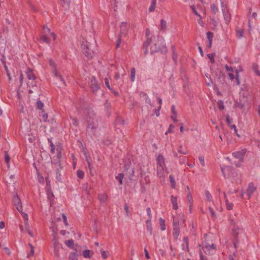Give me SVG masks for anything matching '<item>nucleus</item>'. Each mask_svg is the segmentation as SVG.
<instances>
[{"label":"nucleus","instance_id":"e433bc0d","mask_svg":"<svg viewBox=\"0 0 260 260\" xmlns=\"http://www.w3.org/2000/svg\"><path fill=\"white\" fill-rule=\"evenodd\" d=\"M28 245H29V246L30 247V253L27 255V257H30V256L33 255L34 254V246L30 243H29Z\"/></svg>","mask_w":260,"mask_h":260},{"label":"nucleus","instance_id":"37998d69","mask_svg":"<svg viewBox=\"0 0 260 260\" xmlns=\"http://www.w3.org/2000/svg\"><path fill=\"white\" fill-rule=\"evenodd\" d=\"M214 54H209L207 55L208 58L210 59V60L212 63H214L215 60L214 59Z\"/></svg>","mask_w":260,"mask_h":260},{"label":"nucleus","instance_id":"5701e85b","mask_svg":"<svg viewBox=\"0 0 260 260\" xmlns=\"http://www.w3.org/2000/svg\"><path fill=\"white\" fill-rule=\"evenodd\" d=\"M167 28V23L165 20L164 19H161L160 20V29L161 30H165Z\"/></svg>","mask_w":260,"mask_h":260},{"label":"nucleus","instance_id":"09e8293b","mask_svg":"<svg viewBox=\"0 0 260 260\" xmlns=\"http://www.w3.org/2000/svg\"><path fill=\"white\" fill-rule=\"evenodd\" d=\"M77 174L78 177L79 178H83L84 175V172L82 171H81V170H78L77 171Z\"/></svg>","mask_w":260,"mask_h":260},{"label":"nucleus","instance_id":"393cba45","mask_svg":"<svg viewBox=\"0 0 260 260\" xmlns=\"http://www.w3.org/2000/svg\"><path fill=\"white\" fill-rule=\"evenodd\" d=\"M151 41L152 40H151V38H149V37L147 38L146 41L145 42V43L143 44V48L144 49H145L146 50H147L148 46L151 43Z\"/></svg>","mask_w":260,"mask_h":260},{"label":"nucleus","instance_id":"412c9836","mask_svg":"<svg viewBox=\"0 0 260 260\" xmlns=\"http://www.w3.org/2000/svg\"><path fill=\"white\" fill-rule=\"evenodd\" d=\"M205 196H206L207 201L209 203L211 202L213 203V204H214V203H213V201L212 200V197L211 193L209 192V191H205Z\"/></svg>","mask_w":260,"mask_h":260},{"label":"nucleus","instance_id":"473e14b6","mask_svg":"<svg viewBox=\"0 0 260 260\" xmlns=\"http://www.w3.org/2000/svg\"><path fill=\"white\" fill-rule=\"evenodd\" d=\"M170 181L172 187L175 188L176 185L175 181V179L174 178V177L172 175L170 176Z\"/></svg>","mask_w":260,"mask_h":260},{"label":"nucleus","instance_id":"680f3d73","mask_svg":"<svg viewBox=\"0 0 260 260\" xmlns=\"http://www.w3.org/2000/svg\"><path fill=\"white\" fill-rule=\"evenodd\" d=\"M199 161L201 163V164L202 165V166H205V162H204V158L203 156H200L199 157Z\"/></svg>","mask_w":260,"mask_h":260},{"label":"nucleus","instance_id":"de8ad7c7","mask_svg":"<svg viewBox=\"0 0 260 260\" xmlns=\"http://www.w3.org/2000/svg\"><path fill=\"white\" fill-rule=\"evenodd\" d=\"M101 252L102 257L104 259H106L108 256V252L106 251H104V250H101Z\"/></svg>","mask_w":260,"mask_h":260},{"label":"nucleus","instance_id":"ea45409f","mask_svg":"<svg viewBox=\"0 0 260 260\" xmlns=\"http://www.w3.org/2000/svg\"><path fill=\"white\" fill-rule=\"evenodd\" d=\"M37 106L38 109L42 110L44 107V104L40 101H37Z\"/></svg>","mask_w":260,"mask_h":260},{"label":"nucleus","instance_id":"dca6fc26","mask_svg":"<svg viewBox=\"0 0 260 260\" xmlns=\"http://www.w3.org/2000/svg\"><path fill=\"white\" fill-rule=\"evenodd\" d=\"M108 196L106 193H101L99 195V200L101 203H104L107 200Z\"/></svg>","mask_w":260,"mask_h":260},{"label":"nucleus","instance_id":"6e6552de","mask_svg":"<svg viewBox=\"0 0 260 260\" xmlns=\"http://www.w3.org/2000/svg\"><path fill=\"white\" fill-rule=\"evenodd\" d=\"M246 153L245 149H242L240 151L235 152L233 153V155L236 158H238L240 160L243 159V157Z\"/></svg>","mask_w":260,"mask_h":260},{"label":"nucleus","instance_id":"cd10ccee","mask_svg":"<svg viewBox=\"0 0 260 260\" xmlns=\"http://www.w3.org/2000/svg\"><path fill=\"white\" fill-rule=\"evenodd\" d=\"M178 152L182 154H187V151L186 149H184L183 146L182 145H180L178 149Z\"/></svg>","mask_w":260,"mask_h":260},{"label":"nucleus","instance_id":"5fc2aeb1","mask_svg":"<svg viewBox=\"0 0 260 260\" xmlns=\"http://www.w3.org/2000/svg\"><path fill=\"white\" fill-rule=\"evenodd\" d=\"M230 127L231 129H234L235 133L236 134V135L239 137H240V135L237 133V129L236 128V126L235 125H230Z\"/></svg>","mask_w":260,"mask_h":260},{"label":"nucleus","instance_id":"8fccbe9b","mask_svg":"<svg viewBox=\"0 0 260 260\" xmlns=\"http://www.w3.org/2000/svg\"><path fill=\"white\" fill-rule=\"evenodd\" d=\"M49 65L52 67V71L56 69V64L55 62L52 59H49Z\"/></svg>","mask_w":260,"mask_h":260},{"label":"nucleus","instance_id":"6e6d98bb","mask_svg":"<svg viewBox=\"0 0 260 260\" xmlns=\"http://www.w3.org/2000/svg\"><path fill=\"white\" fill-rule=\"evenodd\" d=\"M190 8L192 11V12L197 16H200V15L197 11L196 8L194 6H191Z\"/></svg>","mask_w":260,"mask_h":260},{"label":"nucleus","instance_id":"c03bdc74","mask_svg":"<svg viewBox=\"0 0 260 260\" xmlns=\"http://www.w3.org/2000/svg\"><path fill=\"white\" fill-rule=\"evenodd\" d=\"M41 40L44 42L48 44H49V41L46 36H42L41 37Z\"/></svg>","mask_w":260,"mask_h":260},{"label":"nucleus","instance_id":"423d86ee","mask_svg":"<svg viewBox=\"0 0 260 260\" xmlns=\"http://www.w3.org/2000/svg\"><path fill=\"white\" fill-rule=\"evenodd\" d=\"M90 88L93 92H95L100 88V86L94 77H92L91 79Z\"/></svg>","mask_w":260,"mask_h":260},{"label":"nucleus","instance_id":"052dcab7","mask_svg":"<svg viewBox=\"0 0 260 260\" xmlns=\"http://www.w3.org/2000/svg\"><path fill=\"white\" fill-rule=\"evenodd\" d=\"M105 85L106 86H107V87L109 89H111V87L110 86V84H109V80L107 78H105Z\"/></svg>","mask_w":260,"mask_h":260},{"label":"nucleus","instance_id":"a878e982","mask_svg":"<svg viewBox=\"0 0 260 260\" xmlns=\"http://www.w3.org/2000/svg\"><path fill=\"white\" fill-rule=\"evenodd\" d=\"M179 226H173V235L177 237L179 234Z\"/></svg>","mask_w":260,"mask_h":260},{"label":"nucleus","instance_id":"0eeeda50","mask_svg":"<svg viewBox=\"0 0 260 260\" xmlns=\"http://www.w3.org/2000/svg\"><path fill=\"white\" fill-rule=\"evenodd\" d=\"M52 74L54 77L56 78L57 80L60 81L62 84L60 85V86H66V82L62 77L57 72L56 69H54V70L52 71Z\"/></svg>","mask_w":260,"mask_h":260},{"label":"nucleus","instance_id":"774afa93","mask_svg":"<svg viewBox=\"0 0 260 260\" xmlns=\"http://www.w3.org/2000/svg\"><path fill=\"white\" fill-rule=\"evenodd\" d=\"M225 68L226 69V71L230 72L231 73L233 72V69L232 67H229L228 65H225Z\"/></svg>","mask_w":260,"mask_h":260},{"label":"nucleus","instance_id":"9b49d317","mask_svg":"<svg viewBox=\"0 0 260 260\" xmlns=\"http://www.w3.org/2000/svg\"><path fill=\"white\" fill-rule=\"evenodd\" d=\"M215 246L214 244H212L211 245H206L202 248L201 249L202 251L203 250L204 252L206 254H210V250H215Z\"/></svg>","mask_w":260,"mask_h":260},{"label":"nucleus","instance_id":"e2e57ef3","mask_svg":"<svg viewBox=\"0 0 260 260\" xmlns=\"http://www.w3.org/2000/svg\"><path fill=\"white\" fill-rule=\"evenodd\" d=\"M146 211H147V215L149 217V219H151V218H152V215H151V209L150 208H147V209H146Z\"/></svg>","mask_w":260,"mask_h":260},{"label":"nucleus","instance_id":"f704fd0d","mask_svg":"<svg viewBox=\"0 0 260 260\" xmlns=\"http://www.w3.org/2000/svg\"><path fill=\"white\" fill-rule=\"evenodd\" d=\"M48 141H49V144H50V146L51 147V152L52 153H54L55 152V146L53 144V142H52V141L48 139Z\"/></svg>","mask_w":260,"mask_h":260},{"label":"nucleus","instance_id":"c85d7f7f","mask_svg":"<svg viewBox=\"0 0 260 260\" xmlns=\"http://www.w3.org/2000/svg\"><path fill=\"white\" fill-rule=\"evenodd\" d=\"M159 223L160 228L162 231H164L166 229L165 221L162 218H159Z\"/></svg>","mask_w":260,"mask_h":260},{"label":"nucleus","instance_id":"1a4fd4ad","mask_svg":"<svg viewBox=\"0 0 260 260\" xmlns=\"http://www.w3.org/2000/svg\"><path fill=\"white\" fill-rule=\"evenodd\" d=\"M256 187L254 186V184L252 183H250L249 184L246 190L248 199L250 198V197L252 196L253 193L256 190Z\"/></svg>","mask_w":260,"mask_h":260},{"label":"nucleus","instance_id":"69168bd1","mask_svg":"<svg viewBox=\"0 0 260 260\" xmlns=\"http://www.w3.org/2000/svg\"><path fill=\"white\" fill-rule=\"evenodd\" d=\"M226 122L229 126H230V125H232V119H231L229 116H228L226 117Z\"/></svg>","mask_w":260,"mask_h":260},{"label":"nucleus","instance_id":"0e129e2a","mask_svg":"<svg viewBox=\"0 0 260 260\" xmlns=\"http://www.w3.org/2000/svg\"><path fill=\"white\" fill-rule=\"evenodd\" d=\"M24 224H25V230L27 231V230H30V227H29V225L28 223V220L25 221Z\"/></svg>","mask_w":260,"mask_h":260},{"label":"nucleus","instance_id":"f03ea898","mask_svg":"<svg viewBox=\"0 0 260 260\" xmlns=\"http://www.w3.org/2000/svg\"><path fill=\"white\" fill-rule=\"evenodd\" d=\"M165 160L164 157L161 154H159L156 157L157 175L159 178L164 177L167 170Z\"/></svg>","mask_w":260,"mask_h":260},{"label":"nucleus","instance_id":"7c9ffc66","mask_svg":"<svg viewBox=\"0 0 260 260\" xmlns=\"http://www.w3.org/2000/svg\"><path fill=\"white\" fill-rule=\"evenodd\" d=\"M5 160L7 164L8 167H9V162L10 160V158L9 156L8 152L6 151L5 152Z\"/></svg>","mask_w":260,"mask_h":260},{"label":"nucleus","instance_id":"603ef678","mask_svg":"<svg viewBox=\"0 0 260 260\" xmlns=\"http://www.w3.org/2000/svg\"><path fill=\"white\" fill-rule=\"evenodd\" d=\"M42 118H43V120L44 121V122H46L47 121V118H48V115L47 113H45L43 111H42Z\"/></svg>","mask_w":260,"mask_h":260},{"label":"nucleus","instance_id":"ddd939ff","mask_svg":"<svg viewBox=\"0 0 260 260\" xmlns=\"http://www.w3.org/2000/svg\"><path fill=\"white\" fill-rule=\"evenodd\" d=\"M236 36L238 38H241L243 37L244 34V29L242 28L237 27L236 29Z\"/></svg>","mask_w":260,"mask_h":260},{"label":"nucleus","instance_id":"4be33fe9","mask_svg":"<svg viewBox=\"0 0 260 260\" xmlns=\"http://www.w3.org/2000/svg\"><path fill=\"white\" fill-rule=\"evenodd\" d=\"M156 5V0H151V5L149 8V12H153L155 10Z\"/></svg>","mask_w":260,"mask_h":260},{"label":"nucleus","instance_id":"9d476101","mask_svg":"<svg viewBox=\"0 0 260 260\" xmlns=\"http://www.w3.org/2000/svg\"><path fill=\"white\" fill-rule=\"evenodd\" d=\"M242 229H240L238 226L234 225L232 230V234L234 237L235 240L237 241L238 236Z\"/></svg>","mask_w":260,"mask_h":260},{"label":"nucleus","instance_id":"338daca9","mask_svg":"<svg viewBox=\"0 0 260 260\" xmlns=\"http://www.w3.org/2000/svg\"><path fill=\"white\" fill-rule=\"evenodd\" d=\"M144 252H145V257L147 259H149L150 258V256L149 255V254L148 253V250L146 249H144Z\"/></svg>","mask_w":260,"mask_h":260},{"label":"nucleus","instance_id":"864d4df0","mask_svg":"<svg viewBox=\"0 0 260 260\" xmlns=\"http://www.w3.org/2000/svg\"><path fill=\"white\" fill-rule=\"evenodd\" d=\"M20 212L21 213L23 218H24V221H26V220H28V216L27 214H26L24 212H23L22 210H21V212Z\"/></svg>","mask_w":260,"mask_h":260},{"label":"nucleus","instance_id":"13d9d810","mask_svg":"<svg viewBox=\"0 0 260 260\" xmlns=\"http://www.w3.org/2000/svg\"><path fill=\"white\" fill-rule=\"evenodd\" d=\"M173 226H179V220L177 219V217H174L173 219Z\"/></svg>","mask_w":260,"mask_h":260},{"label":"nucleus","instance_id":"2eb2a0df","mask_svg":"<svg viewBox=\"0 0 260 260\" xmlns=\"http://www.w3.org/2000/svg\"><path fill=\"white\" fill-rule=\"evenodd\" d=\"M187 200L189 203V207L190 210L191 207L192 206V205H193V199H192V196H191L190 191H189L187 193Z\"/></svg>","mask_w":260,"mask_h":260},{"label":"nucleus","instance_id":"bb28decb","mask_svg":"<svg viewBox=\"0 0 260 260\" xmlns=\"http://www.w3.org/2000/svg\"><path fill=\"white\" fill-rule=\"evenodd\" d=\"M211 9L212 13H213L214 14H215L218 11V8L216 5H215V4H212L211 5Z\"/></svg>","mask_w":260,"mask_h":260},{"label":"nucleus","instance_id":"aec40b11","mask_svg":"<svg viewBox=\"0 0 260 260\" xmlns=\"http://www.w3.org/2000/svg\"><path fill=\"white\" fill-rule=\"evenodd\" d=\"M126 24L125 23L123 22L121 23L120 26V37H122L123 35H125V32L126 31Z\"/></svg>","mask_w":260,"mask_h":260},{"label":"nucleus","instance_id":"20e7f679","mask_svg":"<svg viewBox=\"0 0 260 260\" xmlns=\"http://www.w3.org/2000/svg\"><path fill=\"white\" fill-rule=\"evenodd\" d=\"M13 203L17 210L19 212H21V210H22L21 201L17 194L14 196Z\"/></svg>","mask_w":260,"mask_h":260},{"label":"nucleus","instance_id":"2f4dec72","mask_svg":"<svg viewBox=\"0 0 260 260\" xmlns=\"http://www.w3.org/2000/svg\"><path fill=\"white\" fill-rule=\"evenodd\" d=\"M69 260H78L77 254L75 252H72L70 253Z\"/></svg>","mask_w":260,"mask_h":260},{"label":"nucleus","instance_id":"6ab92c4d","mask_svg":"<svg viewBox=\"0 0 260 260\" xmlns=\"http://www.w3.org/2000/svg\"><path fill=\"white\" fill-rule=\"evenodd\" d=\"M224 198L225 199V203H226V207L227 210H231L233 209V204L232 203H229L228 199H226V194L225 192H224Z\"/></svg>","mask_w":260,"mask_h":260},{"label":"nucleus","instance_id":"bf43d9fd","mask_svg":"<svg viewBox=\"0 0 260 260\" xmlns=\"http://www.w3.org/2000/svg\"><path fill=\"white\" fill-rule=\"evenodd\" d=\"M200 255L201 260H208L207 257L203 255V252L201 250H200Z\"/></svg>","mask_w":260,"mask_h":260},{"label":"nucleus","instance_id":"79ce46f5","mask_svg":"<svg viewBox=\"0 0 260 260\" xmlns=\"http://www.w3.org/2000/svg\"><path fill=\"white\" fill-rule=\"evenodd\" d=\"M209 210L210 211L211 217L215 218L216 217V214L210 206H209Z\"/></svg>","mask_w":260,"mask_h":260},{"label":"nucleus","instance_id":"7ed1b4c3","mask_svg":"<svg viewBox=\"0 0 260 260\" xmlns=\"http://www.w3.org/2000/svg\"><path fill=\"white\" fill-rule=\"evenodd\" d=\"M81 48L84 54L88 57L91 58L96 54V50L92 48L91 46L86 41H83L81 44Z\"/></svg>","mask_w":260,"mask_h":260},{"label":"nucleus","instance_id":"39448f33","mask_svg":"<svg viewBox=\"0 0 260 260\" xmlns=\"http://www.w3.org/2000/svg\"><path fill=\"white\" fill-rule=\"evenodd\" d=\"M222 13L225 23L229 24L231 20V15L228 8L223 9Z\"/></svg>","mask_w":260,"mask_h":260},{"label":"nucleus","instance_id":"4468645a","mask_svg":"<svg viewBox=\"0 0 260 260\" xmlns=\"http://www.w3.org/2000/svg\"><path fill=\"white\" fill-rule=\"evenodd\" d=\"M146 228L149 234L151 235L152 231V227L151 224V221L150 219H148L146 221Z\"/></svg>","mask_w":260,"mask_h":260},{"label":"nucleus","instance_id":"a18cd8bd","mask_svg":"<svg viewBox=\"0 0 260 260\" xmlns=\"http://www.w3.org/2000/svg\"><path fill=\"white\" fill-rule=\"evenodd\" d=\"M54 254L55 256L58 257H59V251L58 247L54 248Z\"/></svg>","mask_w":260,"mask_h":260},{"label":"nucleus","instance_id":"a211bd4d","mask_svg":"<svg viewBox=\"0 0 260 260\" xmlns=\"http://www.w3.org/2000/svg\"><path fill=\"white\" fill-rule=\"evenodd\" d=\"M93 252L90 250H85L83 251V255L85 258H90L93 255Z\"/></svg>","mask_w":260,"mask_h":260},{"label":"nucleus","instance_id":"49530a36","mask_svg":"<svg viewBox=\"0 0 260 260\" xmlns=\"http://www.w3.org/2000/svg\"><path fill=\"white\" fill-rule=\"evenodd\" d=\"M174 128V125L173 124H170L168 131L166 133V135H167L168 133H173Z\"/></svg>","mask_w":260,"mask_h":260},{"label":"nucleus","instance_id":"c756f323","mask_svg":"<svg viewBox=\"0 0 260 260\" xmlns=\"http://www.w3.org/2000/svg\"><path fill=\"white\" fill-rule=\"evenodd\" d=\"M123 176L124 175L122 173H119L116 177V179L118 180L120 184H122V179Z\"/></svg>","mask_w":260,"mask_h":260},{"label":"nucleus","instance_id":"a19ab883","mask_svg":"<svg viewBox=\"0 0 260 260\" xmlns=\"http://www.w3.org/2000/svg\"><path fill=\"white\" fill-rule=\"evenodd\" d=\"M253 70L258 76H260V71L258 70V66L257 65L254 64L253 66Z\"/></svg>","mask_w":260,"mask_h":260},{"label":"nucleus","instance_id":"f8f14e48","mask_svg":"<svg viewBox=\"0 0 260 260\" xmlns=\"http://www.w3.org/2000/svg\"><path fill=\"white\" fill-rule=\"evenodd\" d=\"M171 202L172 204L173 209L174 210H177L178 209V206L177 203V198L174 196H171Z\"/></svg>","mask_w":260,"mask_h":260},{"label":"nucleus","instance_id":"f257e3e1","mask_svg":"<svg viewBox=\"0 0 260 260\" xmlns=\"http://www.w3.org/2000/svg\"><path fill=\"white\" fill-rule=\"evenodd\" d=\"M87 132L88 134L95 135L99 126V120L92 109H89L87 113Z\"/></svg>","mask_w":260,"mask_h":260},{"label":"nucleus","instance_id":"f3484780","mask_svg":"<svg viewBox=\"0 0 260 260\" xmlns=\"http://www.w3.org/2000/svg\"><path fill=\"white\" fill-rule=\"evenodd\" d=\"M26 75L29 80H35L36 79V76L34 75L32 71L30 69L27 70Z\"/></svg>","mask_w":260,"mask_h":260},{"label":"nucleus","instance_id":"4d7b16f0","mask_svg":"<svg viewBox=\"0 0 260 260\" xmlns=\"http://www.w3.org/2000/svg\"><path fill=\"white\" fill-rule=\"evenodd\" d=\"M56 179L59 181H61V174L59 170L57 169L56 170Z\"/></svg>","mask_w":260,"mask_h":260},{"label":"nucleus","instance_id":"3c124183","mask_svg":"<svg viewBox=\"0 0 260 260\" xmlns=\"http://www.w3.org/2000/svg\"><path fill=\"white\" fill-rule=\"evenodd\" d=\"M72 120V123L75 126H77L78 125V121L75 118H71Z\"/></svg>","mask_w":260,"mask_h":260},{"label":"nucleus","instance_id":"4c0bfd02","mask_svg":"<svg viewBox=\"0 0 260 260\" xmlns=\"http://www.w3.org/2000/svg\"><path fill=\"white\" fill-rule=\"evenodd\" d=\"M236 82L237 85H240V82L239 79V71L238 70H236Z\"/></svg>","mask_w":260,"mask_h":260},{"label":"nucleus","instance_id":"72a5a7b5","mask_svg":"<svg viewBox=\"0 0 260 260\" xmlns=\"http://www.w3.org/2000/svg\"><path fill=\"white\" fill-rule=\"evenodd\" d=\"M65 244L68 247H72L74 245V241L73 240L66 241Z\"/></svg>","mask_w":260,"mask_h":260},{"label":"nucleus","instance_id":"b1692460","mask_svg":"<svg viewBox=\"0 0 260 260\" xmlns=\"http://www.w3.org/2000/svg\"><path fill=\"white\" fill-rule=\"evenodd\" d=\"M62 3V6L64 9H67L69 8L70 1V0H60Z\"/></svg>","mask_w":260,"mask_h":260},{"label":"nucleus","instance_id":"c9c22d12","mask_svg":"<svg viewBox=\"0 0 260 260\" xmlns=\"http://www.w3.org/2000/svg\"><path fill=\"white\" fill-rule=\"evenodd\" d=\"M135 69L134 68H131V82H133L135 80Z\"/></svg>","mask_w":260,"mask_h":260},{"label":"nucleus","instance_id":"58836bf2","mask_svg":"<svg viewBox=\"0 0 260 260\" xmlns=\"http://www.w3.org/2000/svg\"><path fill=\"white\" fill-rule=\"evenodd\" d=\"M207 38H208V40L209 41H212V39H213V32H211V31H208L207 33Z\"/></svg>","mask_w":260,"mask_h":260}]
</instances>
